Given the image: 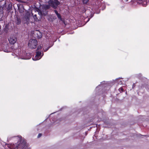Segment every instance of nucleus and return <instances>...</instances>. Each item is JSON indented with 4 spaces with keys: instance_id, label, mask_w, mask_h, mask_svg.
<instances>
[{
    "instance_id": "obj_6",
    "label": "nucleus",
    "mask_w": 149,
    "mask_h": 149,
    "mask_svg": "<svg viewBox=\"0 0 149 149\" xmlns=\"http://www.w3.org/2000/svg\"><path fill=\"white\" fill-rule=\"evenodd\" d=\"M34 11H35V13H36V14H34L33 13H32V15L33 16V17L34 20H35L36 21H38V18L37 17V13H36V12H36V11H35V10H34Z\"/></svg>"
},
{
    "instance_id": "obj_13",
    "label": "nucleus",
    "mask_w": 149,
    "mask_h": 149,
    "mask_svg": "<svg viewBox=\"0 0 149 149\" xmlns=\"http://www.w3.org/2000/svg\"><path fill=\"white\" fill-rule=\"evenodd\" d=\"M121 81H120V82H119V84H121L122 83H120V82H121Z\"/></svg>"
},
{
    "instance_id": "obj_7",
    "label": "nucleus",
    "mask_w": 149,
    "mask_h": 149,
    "mask_svg": "<svg viewBox=\"0 0 149 149\" xmlns=\"http://www.w3.org/2000/svg\"><path fill=\"white\" fill-rule=\"evenodd\" d=\"M54 12L57 16L58 18L60 19H61V17L60 15L58 13V11L56 10H54Z\"/></svg>"
},
{
    "instance_id": "obj_11",
    "label": "nucleus",
    "mask_w": 149,
    "mask_h": 149,
    "mask_svg": "<svg viewBox=\"0 0 149 149\" xmlns=\"http://www.w3.org/2000/svg\"><path fill=\"white\" fill-rule=\"evenodd\" d=\"M42 136V134H39L38 136V138H40Z\"/></svg>"
},
{
    "instance_id": "obj_10",
    "label": "nucleus",
    "mask_w": 149,
    "mask_h": 149,
    "mask_svg": "<svg viewBox=\"0 0 149 149\" xmlns=\"http://www.w3.org/2000/svg\"><path fill=\"white\" fill-rule=\"evenodd\" d=\"M42 48V47L40 46H39L38 47V50Z\"/></svg>"
},
{
    "instance_id": "obj_4",
    "label": "nucleus",
    "mask_w": 149,
    "mask_h": 149,
    "mask_svg": "<svg viewBox=\"0 0 149 149\" xmlns=\"http://www.w3.org/2000/svg\"><path fill=\"white\" fill-rule=\"evenodd\" d=\"M8 40L10 44H13L16 42L17 38L15 37L12 36L8 39Z\"/></svg>"
},
{
    "instance_id": "obj_5",
    "label": "nucleus",
    "mask_w": 149,
    "mask_h": 149,
    "mask_svg": "<svg viewBox=\"0 0 149 149\" xmlns=\"http://www.w3.org/2000/svg\"><path fill=\"white\" fill-rule=\"evenodd\" d=\"M34 34L38 38H40L42 37V34L39 31L36 30L34 32Z\"/></svg>"
},
{
    "instance_id": "obj_3",
    "label": "nucleus",
    "mask_w": 149,
    "mask_h": 149,
    "mask_svg": "<svg viewBox=\"0 0 149 149\" xmlns=\"http://www.w3.org/2000/svg\"><path fill=\"white\" fill-rule=\"evenodd\" d=\"M42 54L41 52H37L36 55L33 58V60L34 61H36L40 59L43 55L42 54L41 56V55Z\"/></svg>"
},
{
    "instance_id": "obj_12",
    "label": "nucleus",
    "mask_w": 149,
    "mask_h": 149,
    "mask_svg": "<svg viewBox=\"0 0 149 149\" xmlns=\"http://www.w3.org/2000/svg\"><path fill=\"white\" fill-rule=\"evenodd\" d=\"M119 90H121L122 91H123V89L121 88H120Z\"/></svg>"
},
{
    "instance_id": "obj_8",
    "label": "nucleus",
    "mask_w": 149,
    "mask_h": 149,
    "mask_svg": "<svg viewBox=\"0 0 149 149\" xmlns=\"http://www.w3.org/2000/svg\"><path fill=\"white\" fill-rule=\"evenodd\" d=\"M89 0H82L83 3H84L86 4V3Z\"/></svg>"
},
{
    "instance_id": "obj_2",
    "label": "nucleus",
    "mask_w": 149,
    "mask_h": 149,
    "mask_svg": "<svg viewBox=\"0 0 149 149\" xmlns=\"http://www.w3.org/2000/svg\"><path fill=\"white\" fill-rule=\"evenodd\" d=\"M37 45V42L35 39H31L28 43V46L31 49L36 48Z\"/></svg>"
},
{
    "instance_id": "obj_9",
    "label": "nucleus",
    "mask_w": 149,
    "mask_h": 149,
    "mask_svg": "<svg viewBox=\"0 0 149 149\" xmlns=\"http://www.w3.org/2000/svg\"><path fill=\"white\" fill-rule=\"evenodd\" d=\"M16 23L17 24H19L20 23V20H19V19H17V21L16 22Z\"/></svg>"
},
{
    "instance_id": "obj_14",
    "label": "nucleus",
    "mask_w": 149,
    "mask_h": 149,
    "mask_svg": "<svg viewBox=\"0 0 149 149\" xmlns=\"http://www.w3.org/2000/svg\"><path fill=\"white\" fill-rule=\"evenodd\" d=\"M128 1V0H125V1Z\"/></svg>"
},
{
    "instance_id": "obj_1",
    "label": "nucleus",
    "mask_w": 149,
    "mask_h": 149,
    "mask_svg": "<svg viewBox=\"0 0 149 149\" xmlns=\"http://www.w3.org/2000/svg\"><path fill=\"white\" fill-rule=\"evenodd\" d=\"M48 3L49 5H44L42 7V9H41V7L40 8V9L39 10V11H37L35 12L40 15L39 19H40L41 18V16L42 15H47V10L49 8L50 6H51L54 8H56L57 7L58 5L60 4V2L57 0H50L48 1Z\"/></svg>"
}]
</instances>
